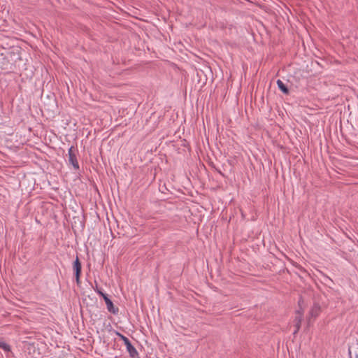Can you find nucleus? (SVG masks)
Instances as JSON below:
<instances>
[{
	"instance_id": "obj_7",
	"label": "nucleus",
	"mask_w": 358,
	"mask_h": 358,
	"mask_svg": "<svg viewBox=\"0 0 358 358\" xmlns=\"http://www.w3.org/2000/svg\"><path fill=\"white\" fill-rule=\"evenodd\" d=\"M277 85L278 88L285 94H288L289 90L287 87L285 85V83L281 80H277Z\"/></svg>"
},
{
	"instance_id": "obj_3",
	"label": "nucleus",
	"mask_w": 358,
	"mask_h": 358,
	"mask_svg": "<svg viewBox=\"0 0 358 358\" xmlns=\"http://www.w3.org/2000/svg\"><path fill=\"white\" fill-rule=\"evenodd\" d=\"M72 268L75 275L76 284L79 286L80 285L82 265L78 255L76 256L75 261L73 262Z\"/></svg>"
},
{
	"instance_id": "obj_8",
	"label": "nucleus",
	"mask_w": 358,
	"mask_h": 358,
	"mask_svg": "<svg viewBox=\"0 0 358 358\" xmlns=\"http://www.w3.org/2000/svg\"><path fill=\"white\" fill-rule=\"evenodd\" d=\"M0 348L3 349L6 352H8L10 350V345L1 341H0Z\"/></svg>"
},
{
	"instance_id": "obj_2",
	"label": "nucleus",
	"mask_w": 358,
	"mask_h": 358,
	"mask_svg": "<svg viewBox=\"0 0 358 358\" xmlns=\"http://www.w3.org/2000/svg\"><path fill=\"white\" fill-rule=\"evenodd\" d=\"M14 55L13 52H8L6 56L0 59V67L2 70L10 71L12 69L13 64L10 62V59L13 60Z\"/></svg>"
},
{
	"instance_id": "obj_5",
	"label": "nucleus",
	"mask_w": 358,
	"mask_h": 358,
	"mask_svg": "<svg viewBox=\"0 0 358 358\" xmlns=\"http://www.w3.org/2000/svg\"><path fill=\"white\" fill-rule=\"evenodd\" d=\"M98 293L103 297L104 299V301L106 304L108 310L113 313V314H117L119 312V308L117 307H115L112 301L108 297V296L106 294H103L101 291H98Z\"/></svg>"
},
{
	"instance_id": "obj_4",
	"label": "nucleus",
	"mask_w": 358,
	"mask_h": 358,
	"mask_svg": "<svg viewBox=\"0 0 358 358\" xmlns=\"http://www.w3.org/2000/svg\"><path fill=\"white\" fill-rule=\"evenodd\" d=\"M68 155L69 164L73 166L75 170H78L80 166L77 160L76 150L74 149L73 146H71L69 149Z\"/></svg>"
},
{
	"instance_id": "obj_6",
	"label": "nucleus",
	"mask_w": 358,
	"mask_h": 358,
	"mask_svg": "<svg viewBox=\"0 0 358 358\" xmlns=\"http://www.w3.org/2000/svg\"><path fill=\"white\" fill-rule=\"evenodd\" d=\"M303 317V311H301V310L296 311V315H295L293 322H294V327H296V329H300Z\"/></svg>"
},
{
	"instance_id": "obj_1",
	"label": "nucleus",
	"mask_w": 358,
	"mask_h": 358,
	"mask_svg": "<svg viewBox=\"0 0 358 358\" xmlns=\"http://www.w3.org/2000/svg\"><path fill=\"white\" fill-rule=\"evenodd\" d=\"M116 334L124 342V345H126L127 350L129 354V356L131 358H139L138 352H137L136 349L132 345L129 338L119 332H116Z\"/></svg>"
},
{
	"instance_id": "obj_9",
	"label": "nucleus",
	"mask_w": 358,
	"mask_h": 358,
	"mask_svg": "<svg viewBox=\"0 0 358 358\" xmlns=\"http://www.w3.org/2000/svg\"><path fill=\"white\" fill-rule=\"evenodd\" d=\"M320 311V307L317 306H314L313 308L310 310V314L312 316H317Z\"/></svg>"
},
{
	"instance_id": "obj_10",
	"label": "nucleus",
	"mask_w": 358,
	"mask_h": 358,
	"mask_svg": "<svg viewBox=\"0 0 358 358\" xmlns=\"http://www.w3.org/2000/svg\"><path fill=\"white\" fill-rule=\"evenodd\" d=\"M299 331V329H296V327H295V329H294V332H293V334H294V335L298 333V331Z\"/></svg>"
}]
</instances>
